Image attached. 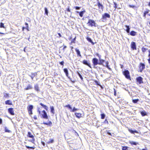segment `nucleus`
Masks as SVG:
<instances>
[{
	"mask_svg": "<svg viewBox=\"0 0 150 150\" xmlns=\"http://www.w3.org/2000/svg\"><path fill=\"white\" fill-rule=\"evenodd\" d=\"M26 147L28 149H35V147H30L27 146H26Z\"/></svg>",
	"mask_w": 150,
	"mask_h": 150,
	"instance_id": "ea45409f",
	"label": "nucleus"
},
{
	"mask_svg": "<svg viewBox=\"0 0 150 150\" xmlns=\"http://www.w3.org/2000/svg\"><path fill=\"white\" fill-rule=\"evenodd\" d=\"M92 61L94 68H96V66L97 64H99V62H98V59L96 58H94L92 59Z\"/></svg>",
	"mask_w": 150,
	"mask_h": 150,
	"instance_id": "f03ea898",
	"label": "nucleus"
},
{
	"mask_svg": "<svg viewBox=\"0 0 150 150\" xmlns=\"http://www.w3.org/2000/svg\"><path fill=\"white\" fill-rule=\"evenodd\" d=\"M131 48L133 50H136V45L135 42H132L131 45Z\"/></svg>",
	"mask_w": 150,
	"mask_h": 150,
	"instance_id": "6e6552de",
	"label": "nucleus"
},
{
	"mask_svg": "<svg viewBox=\"0 0 150 150\" xmlns=\"http://www.w3.org/2000/svg\"><path fill=\"white\" fill-rule=\"evenodd\" d=\"M85 12V11H81L80 12H79V11H77V13H79V15L81 17H82L83 16V13H84Z\"/></svg>",
	"mask_w": 150,
	"mask_h": 150,
	"instance_id": "5701e85b",
	"label": "nucleus"
},
{
	"mask_svg": "<svg viewBox=\"0 0 150 150\" xmlns=\"http://www.w3.org/2000/svg\"><path fill=\"white\" fill-rule=\"evenodd\" d=\"M110 15L107 13H105L102 16V19L106 20V18H110Z\"/></svg>",
	"mask_w": 150,
	"mask_h": 150,
	"instance_id": "0eeeda50",
	"label": "nucleus"
},
{
	"mask_svg": "<svg viewBox=\"0 0 150 150\" xmlns=\"http://www.w3.org/2000/svg\"><path fill=\"white\" fill-rule=\"evenodd\" d=\"M95 21L91 19H89L88 20V22L87 23V24L89 26H91V27L95 26L96 27L95 25Z\"/></svg>",
	"mask_w": 150,
	"mask_h": 150,
	"instance_id": "f257e3e1",
	"label": "nucleus"
},
{
	"mask_svg": "<svg viewBox=\"0 0 150 150\" xmlns=\"http://www.w3.org/2000/svg\"><path fill=\"white\" fill-rule=\"evenodd\" d=\"M125 27L126 28V31L127 33H129L130 32V28H129V26L127 25H125Z\"/></svg>",
	"mask_w": 150,
	"mask_h": 150,
	"instance_id": "6ab92c4d",
	"label": "nucleus"
},
{
	"mask_svg": "<svg viewBox=\"0 0 150 150\" xmlns=\"http://www.w3.org/2000/svg\"><path fill=\"white\" fill-rule=\"evenodd\" d=\"M129 131L131 133H132V134H134V133H138V132L136 130H134V131H133L131 129H129Z\"/></svg>",
	"mask_w": 150,
	"mask_h": 150,
	"instance_id": "b1692460",
	"label": "nucleus"
},
{
	"mask_svg": "<svg viewBox=\"0 0 150 150\" xmlns=\"http://www.w3.org/2000/svg\"><path fill=\"white\" fill-rule=\"evenodd\" d=\"M105 64H106V65H108V61L106 62H105Z\"/></svg>",
	"mask_w": 150,
	"mask_h": 150,
	"instance_id": "774afa93",
	"label": "nucleus"
},
{
	"mask_svg": "<svg viewBox=\"0 0 150 150\" xmlns=\"http://www.w3.org/2000/svg\"><path fill=\"white\" fill-rule=\"evenodd\" d=\"M99 65H103V63L105 62V60L102 59H99Z\"/></svg>",
	"mask_w": 150,
	"mask_h": 150,
	"instance_id": "4be33fe9",
	"label": "nucleus"
},
{
	"mask_svg": "<svg viewBox=\"0 0 150 150\" xmlns=\"http://www.w3.org/2000/svg\"><path fill=\"white\" fill-rule=\"evenodd\" d=\"M123 74L127 79H130V77L129 75V72L128 70H126L123 71Z\"/></svg>",
	"mask_w": 150,
	"mask_h": 150,
	"instance_id": "7ed1b4c3",
	"label": "nucleus"
},
{
	"mask_svg": "<svg viewBox=\"0 0 150 150\" xmlns=\"http://www.w3.org/2000/svg\"><path fill=\"white\" fill-rule=\"evenodd\" d=\"M2 119L0 118V124H1L2 123Z\"/></svg>",
	"mask_w": 150,
	"mask_h": 150,
	"instance_id": "680f3d73",
	"label": "nucleus"
},
{
	"mask_svg": "<svg viewBox=\"0 0 150 150\" xmlns=\"http://www.w3.org/2000/svg\"><path fill=\"white\" fill-rule=\"evenodd\" d=\"M45 14L47 15L48 13V11L47 8H45Z\"/></svg>",
	"mask_w": 150,
	"mask_h": 150,
	"instance_id": "c9c22d12",
	"label": "nucleus"
},
{
	"mask_svg": "<svg viewBox=\"0 0 150 150\" xmlns=\"http://www.w3.org/2000/svg\"><path fill=\"white\" fill-rule=\"evenodd\" d=\"M34 89L35 90L37 91H40V89L38 84H36L35 85Z\"/></svg>",
	"mask_w": 150,
	"mask_h": 150,
	"instance_id": "ddd939ff",
	"label": "nucleus"
},
{
	"mask_svg": "<svg viewBox=\"0 0 150 150\" xmlns=\"http://www.w3.org/2000/svg\"><path fill=\"white\" fill-rule=\"evenodd\" d=\"M64 62L63 61H62L60 63V64L61 65H64Z\"/></svg>",
	"mask_w": 150,
	"mask_h": 150,
	"instance_id": "5fc2aeb1",
	"label": "nucleus"
},
{
	"mask_svg": "<svg viewBox=\"0 0 150 150\" xmlns=\"http://www.w3.org/2000/svg\"><path fill=\"white\" fill-rule=\"evenodd\" d=\"M141 114L142 116H144L147 115L145 111H142L141 112Z\"/></svg>",
	"mask_w": 150,
	"mask_h": 150,
	"instance_id": "cd10ccee",
	"label": "nucleus"
},
{
	"mask_svg": "<svg viewBox=\"0 0 150 150\" xmlns=\"http://www.w3.org/2000/svg\"><path fill=\"white\" fill-rule=\"evenodd\" d=\"M145 68V65L144 63H140L139 67V71L142 72L143 70Z\"/></svg>",
	"mask_w": 150,
	"mask_h": 150,
	"instance_id": "20e7f679",
	"label": "nucleus"
},
{
	"mask_svg": "<svg viewBox=\"0 0 150 150\" xmlns=\"http://www.w3.org/2000/svg\"><path fill=\"white\" fill-rule=\"evenodd\" d=\"M104 123H107V124H108V122L107 120L106 119H105V121L104 122Z\"/></svg>",
	"mask_w": 150,
	"mask_h": 150,
	"instance_id": "6e6d98bb",
	"label": "nucleus"
},
{
	"mask_svg": "<svg viewBox=\"0 0 150 150\" xmlns=\"http://www.w3.org/2000/svg\"><path fill=\"white\" fill-rule=\"evenodd\" d=\"M75 8L76 10H79L80 9V7L79 6H76Z\"/></svg>",
	"mask_w": 150,
	"mask_h": 150,
	"instance_id": "603ef678",
	"label": "nucleus"
},
{
	"mask_svg": "<svg viewBox=\"0 0 150 150\" xmlns=\"http://www.w3.org/2000/svg\"><path fill=\"white\" fill-rule=\"evenodd\" d=\"M43 124L50 126H51L52 124V122L50 121L48 123H46L44 122H43Z\"/></svg>",
	"mask_w": 150,
	"mask_h": 150,
	"instance_id": "a878e982",
	"label": "nucleus"
},
{
	"mask_svg": "<svg viewBox=\"0 0 150 150\" xmlns=\"http://www.w3.org/2000/svg\"><path fill=\"white\" fill-rule=\"evenodd\" d=\"M82 63L83 64L88 66L90 68H91L90 63L88 62L87 60H83Z\"/></svg>",
	"mask_w": 150,
	"mask_h": 150,
	"instance_id": "9d476101",
	"label": "nucleus"
},
{
	"mask_svg": "<svg viewBox=\"0 0 150 150\" xmlns=\"http://www.w3.org/2000/svg\"><path fill=\"white\" fill-rule=\"evenodd\" d=\"M28 137L32 138L33 141H34V137L33 135L31 134V133L30 132H28Z\"/></svg>",
	"mask_w": 150,
	"mask_h": 150,
	"instance_id": "a211bd4d",
	"label": "nucleus"
},
{
	"mask_svg": "<svg viewBox=\"0 0 150 150\" xmlns=\"http://www.w3.org/2000/svg\"><path fill=\"white\" fill-rule=\"evenodd\" d=\"M75 51L76 52L77 54L79 55V56L81 57V56L80 54V52L79 51V50L76 48L75 49Z\"/></svg>",
	"mask_w": 150,
	"mask_h": 150,
	"instance_id": "aec40b11",
	"label": "nucleus"
},
{
	"mask_svg": "<svg viewBox=\"0 0 150 150\" xmlns=\"http://www.w3.org/2000/svg\"><path fill=\"white\" fill-rule=\"evenodd\" d=\"M29 115H32L33 114L32 111H28Z\"/></svg>",
	"mask_w": 150,
	"mask_h": 150,
	"instance_id": "4d7b16f0",
	"label": "nucleus"
},
{
	"mask_svg": "<svg viewBox=\"0 0 150 150\" xmlns=\"http://www.w3.org/2000/svg\"><path fill=\"white\" fill-rule=\"evenodd\" d=\"M148 51L149 52V54L148 55V57H150V50H149Z\"/></svg>",
	"mask_w": 150,
	"mask_h": 150,
	"instance_id": "052dcab7",
	"label": "nucleus"
},
{
	"mask_svg": "<svg viewBox=\"0 0 150 150\" xmlns=\"http://www.w3.org/2000/svg\"><path fill=\"white\" fill-rule=\"evenodd\" d=\"M149 63L150 64V57H149V59H148Z\"/></svg>",
	"mask_w": 150,
	"mask_h": 150,
	"instance_id": "338daca9",
	"label": "nucleus"
},
{
	"mask_svg": "<svg viewBox=\"0 0 150 150\" xmlns=\"http://www.w3.org/2000/svg\"><path fill=\"white\" fill-rule=\"evenodd\" d=\"M32 74V75L31 76H30L31 77L32 80H33L34 77L37 75V74L36 73H34L33 74Z\"/></svg>",
	"mask_w": 150,
	"mask_h": 150,
	"instance_id": "c85d7f7f",
	"label": "nucleus"
},
{
	"mask_svg": "<svg viewBox=\"0 0 150 150\" xmlns=\"http://www.w3.org/2000/svg\"><path fill=\"white\" fill-rule=\"evenodd\" d=\"M148 13V11H146L144 13V16L145 17L146 15Z\"/></svg>",
	"mask_w": 150,
	"mask_h": 150,
	"instance_id": "09e8293b",
	"label": "nucleus"
},
{
	"mask_svg": "<svg viewBox=\"0 0 150 150\" xmlns=\"http://www.w3.org/2000/svg\"><path fill=\"white\" fill-rule=\"evenodd\" d=\"M77 74H78V76H79V77L81 79V80H83V78L82 76L81 75L78 71L77 72Z\"/></svg>",
	"mask_w": 150,
	"mask_h": 150,
	"instance_id": "72a5a7b5",
	"label": "nucleus"
},
{
	"mask_svg": "<svg viewBox=\"0 0 150 150\" xmlns=\"http://www.w3.org/2000/svg\"><path fill=\"white\" fill-rule=\"evenodd\" d=\"M107 133L108 134H109V135H111V133L110 132H107Z\"/></svg>",
	"mask_w": 150,
	"mask_h": 150,
	"instance_id": "e2e57ef3",
	"label": "nucleus"
},
{
	"mask_svg": "<svg viewBox=\"0 0 150 150\" xmlns=\"http://www.w3.org/2000/svg\"><path fill=\"white\" fill-rule=\"evenodd\" d=\"M5 103L6 105H12V102L10 100H8L5 101Z\"/></svg>",
	"mask_w": 150,
	"mask_h": 150,
	"instance_id": "f3484780",
	"label": "nucleus"
},
{
	"mask_svg": "<svg viewBox=\"0 0 150 150\" xmlns=\"http://www.w3.org/2000/svg\"><path fill=\"white\" fill-rule=\"evenodd\" d=\"M40 108H38V111L39 113V114H41V112L40 111Z\"/></svg>",
	"mask_w": 150,
	"mask_h": 150,
	"instance_id": "864d4df0",
	"label": "nucleus"
},
{
	"mask_svg": "<svg viewBox=\"0 0 150 150\" xmlns=\"http://www.w3.org/2000/svg\"><path fill=\"white\" fill-rule=\"evenodd\" d=\"M136 34V32L134 31H131L130 33V34L133 36H135Z\"/></svg>",
	"mask_w": 150,
	"mask_h": 150,
	"instance_id": "393cba45",
	"label": "nucleus"
},
{
	"mask_svg": "<svg viewBox=\"0 0 150 150\" xmlns=\"http://www.w3.org/2000/svg\"><path fill=\"white\" fill-rule=\"evenodd\" d=\"M143 78L141 76H139L136 78L137 81L139 84L143 83Z\"/></svg>",
	"mask_w": 150,
	"mask_h": 150,
	"instance_id": "39448f33",
	"label": "nucleus"
},
{
	"mask_svg": "<svg viewBox=\"0 0 150 150\" xmlns=\"http://www.w3.org/2000/svg\"><path fill=\"white\" fill-rule=\"evenodd\" d=\"M114 95L115 96L116 95V91L115 90V88H114Z\"/></svg>",
	"mask_w": 150,
	"mask_h": 150,
	"instance_id": "13d9d810",
	"label": "nucleus"
},
{
	"mask_svg": "<svg viewBox=\"0 0 150 150\" xmlns=\"http://www.w3.org/2000/svg\"><path fill=\"white\" fill-rule=\"evenodd\" d=\"M5 130L6 132H7L8 133H10L11 132V131L10 130L8 129L7 127H5Z\"/></svg>",
	"mask_w": 150,
	"mask_h": 150,
	"instance_id": "2f4dec72",
	"label": "nucleus"
},
{
	"mask_svg": "<svg viewBox=\"0 0 150 150\" xmlns=\"http://www.w3.org/2000/svg\"><path fill=\"white\" fill-rule=\"evenodd\" d=\"M42 117L44 119H48V116L45 110H43L42 112V113L41 114Z\"/></svg>",
	"mask_w": 150,
	"mask_h": 150,
	"instance_id": "423d86ee",
	"label": "nucleus"
},
{
	"mask_svg": "<svg viewBox=\"0 0 150 150\" xmlns=\"http://www.w3.org/2000/svg\"><path fill=\"white\" fill-rule=\"evenodd\" d=\"M64 71L65 73L66 76L69 78L68 75V69L67 68H65L64 69Z\"/></svg>",
	"mask_w": 150,
	"mask_h": 150,
	"instance_id": "4468645a",
	"label": "nucleus"
},
{
	"mask_svg": "<svg viewBox=\"0 0 150 150\" xmlns=\"http://www.w3.org/2000/svg\"><path fill=\"white\" fill-rule=\"evenodd\" d=\"M129 148V147L127 146H122V150H128V149Z\"/></svg>",
	"mask_w": 150,
	"mask_h": 150,
	"instance_id": "f704fd0d",
	"label": "nucleus"
},
{
	"mask_svg": "<svg viewBox=\"0 0 150 150\" xmlns=\"http://www.w3.org/2000/svg\"><path fill=\"white\" fill-rule=\"evenodd\" d=\"M101 55H99L98 57H99V59H101Z\"/></svg>",
	"mask_w": 150,
	"mask_h": 150,
	"instance_id": "69168bd1",
	"label": "nucleus"
},
{
	"mask_svg": "<svg viewBox=\"0 0 150 150\" xmlns=\"http://www.w3.org/2000/svg\"><path fill=\"white\" fill-rule=\"evenodd\" d=\"M26 147L28 149H35V147H30L27 146H26Z\"/></svg>",
	"mask_w": 150,
	"mask_h": 150,
	"instance_id": "a19ab883",
	"label": "nucleus"
},
{
	"mask_svg": "<svg viewBox=\"0 0 150 150\" xmlns=\"http://www.w3.org/2000/svg\"><path fill=\"white\" fill-rule=\"evenodd\" d=\"M106 67L110 70H111V69L109 67L108 65L106 66Z\"/></svg>",
	"mask_w": 150,
	"mask_h": 150,
	"instance_id": "de8ad7c7",
	"label": "nucleus"
},
{
	"mask_svg": "<svg viewBox=\"0 0 150 150\" xmlns=\"http://www.w3.org/2000/svg\"><path fill=\"white\" fill-rule=\"evenodd\" d=\"M8 112L11 115H14V113L12 108H10L8 109Z\"/></svg>",
	"mask_w": 150,
	"mask_h": 150,
	"instance_id": "1a4fd4ad",
	"label": "nucleus"
},
{
	"mask_svg": "<svg viewBox=\"0 0 150 150\" xmlns=\"http://www.w3.org/2000/svg\"><path fill=\"white\" fill-rule=\"evenodd\" d=\"M75 115L76 116V117L78 118H80L82 117V114L80 113L76 112L75 113Z\"/></svg>",
	"mask_w": 150,
	"mask_h": 150,
	"instance_id": "9b49d317",
	"label": "nucleus"
},
{
	"mask_svg": "<svg viewBox=\"0 0 150 150\" xmlns=\"http://www.w3.org/2000/svg\"><path fill=\"white\" fill-rule=\"evenodd\" d=\"M98 1L97 3V4L99 8L103 10V5L101 4H100V2L98 1Z\"/></svg>",
	"mask_w": 150,
	"mask_h": 150,
	"instance_id": "f8f14e48",
	"label": "nucleus"
},
{
	"mask_svg": "<svg viewBox=\"0 0 150 150\" xmlns=\"http://www.w3.org/2000/svg\"><path fill=\"white\" fill-rule=\"evenodd\" d=\"M78 110V109L77 108H76L75 107H74L73 109H72V110H70L71 112H75L77 110Z\"/></svg>",
	"mask_w": 150,
	"mask_h": 150,
	"instance_id": "7c9ffc66",
	"label": "nucleus"
},
{
	"mask_svg": "<svg viewBox=\"0 0 150 150\" xmlns=\"http://www.w3.org/2000/svg\"><path fill=\"white\" fill-rule=\"evenodd\" d=\"M40 105L42 106L46 110H47L48 109V107L45 105H44L42 103H40Z\"/></svg>",
	"mask_w": 150,
	"mask_h": 150,
	"instance_id": "412c9836",
	"label": "nucleus"
},
{
	"mask_svg": "<svg viewBox=\"0 0 150 150\" xmlns=\"http://www.w3.org/2000/svg\"><path fill=\"white\" fill-rule=\"evenodd\" d=\"M25 25H26V27L25 28H26L28 30H29L28 29V24L27 23H25Z\"/></svg>",
	"mask_w": 150,
	"mask_h": 150,
	"instance_id": "c03bdc74",
	"label": "nucleus"
},
{
	"mask_svg": "<svg viewBox=\"0 0 150 150\" xmlns=\"http://www.w3.org/2000/svg\"><path fill=\"white\" fill-rule=\"evenodd\" d=\"M139 100V99H133L132 100V102L134 103H137V102Z\"/></svg>",
	"mask_w": 150,
	"mask_h": 150,
	"instance_id": "473e14b6",
	"label": "nucleus"
},
{
	"mask_svg": "<svg viewBox=\"0 0 150 150\" xmlns=\"http://www.w3.org/2000/svg\"><path fill=\"white\" fill-rule=\"evenodd\" d=\"M33 108V105H30L29 106L27 107V109L28 111H32V110Z\"/></svg>",
	"mask_w": 150,
	"mask_h": 150,
	"instance_id": "dca6fc26",
	"label": "nucleus"
},
{
	"mask_svg": "<svg viewBox=\"0 0 150 150\" xmlns=\"http://www.w3.org/2000/svg\"><path fill=\"white\" fill-rule=\"evenodd\" d=\"M4 97L6 98H7L9 97L8 94V93H4Z\"/></svg>",
	"mask_w": 150,
	"mask_h": 150,
	"instance_id": "79ce46f5",
	"label": "nucleus"
},
{
	"mask_svg": "<svg viewBox=\"0 0 150 150\" xmlns=\"http://www.w3.org/2000/svg\"><path fill=\"white\" fill-rule=\"evenodd\" d=\"M0 28H5V27H4V23H0Z\"/></svg>",
	"mask_w": 150,
	"mask_h": 150,
	"instance_id": "37998d69",
	"label": "nucleus"
},
{
	"mask_svg": "<svg viewBox=\"0 0 150 150\" xmlns=\"http://www.w3.org/2000/svg\"><path fill=\"white\" fill-rule=\"evenodd\" d=\"M129 7L131 8H134L135 7V6L134 5H129Z\"/></svg>",
	"mask_w": 150,
	"mask_h": 150,
	"instance_id": "8fccbe9b",
	"label": "nucleus"
},
{
	"mask_svg": "<svg viewBox=\"0 0 150 150\" xmlns=\"http://www.w3.org/2000/svg\"><path fill=\"white\" fill-rule=\"evenodd\" d=\"M87 40L90 42H92V40L91 39L89 38H87Z\"/></svg>",
	"mask_w": 150,
	"mask_h": 150,
	"instance_id": "49530a36",
	"label": "nucleus"
},
{
	"mask_svg": "<svg viewBox=\"0 0 150 150\" xmlns=\"http://www.w3.org/2000/svg\"><path fill=\"white\" fill-rule=\"evenodd\" d=\"M129 143L132 145H136L138 144V142H136L132 141H130Z\"/></svg>",
	"mask_w": 150,
	"mask_h": 150,
	"instance_id": "bb28decb",
	"label": "nucleus"
},
{
	"mask_svg": "<svg viewBox=\"0 0 150 150\" xmlns=\"http://www.w3.org/2000/svg\"><path fill=\"white\" fill-rule=\"evenodd\" d=\"M58 35H59V37H61L62 36V35H61V34L60 33H58Z\"/></svg>",
	"mask_w": 150,
	"mask_h": 150,
	"instance_id": "0e129e2a",
	"label": "nucleus"
},
{
	"mask_svg": "<svg viewBox=\"0 0 150 150\" xmlns=\"http://www.w3.org/2000/svg\"><path fill=\"white\" fill-rule=\"evenodd\" d=\"M54 140L53 139H50V141L49 142V143H52L53 142Z\"/></svg>",
	"mask_w": 150,
	"mask_h": 150,
	"instance_id": "a18cd8bd",
	"label": "nucleus"
},
{
	"mask_svg": "<svg viewBox=\"0 0 150 150\" xmlns=\"http://www.w3.org/2000/svg\"><path fill=\"white\" fill-rule=\"evenodd\" d=\"M66 107L68 108L71 110L72 109V108L71 106L70 105L68 104L67 105H66L65 106Z\"/></svg>",
	"mask_w": 150,
	"mask_h": 150,
	"instance_id": "e433bc0d",
	"label": "nucleus"
},
{
	"mask_svg": "<svg viewBox=\"0 0 150 150\" xmlns=\"http://www.w3.org/2000/svg\"><path fill=\"white\" fill-rule=\"evenodd\" d=\"M114 3L115 5V6H114V7L115 8V9L117 8V4L115 2H114Z\"/></svg>",
	"mask_w": 150,
	"mask_h": 150,
	"instance_id": "3c124183",
	"label": "nucleus"
},
{
	"mask_svg": "<svg viewBox=\"0 0 150 150\" xmlns=\"http://www.w3.org/2000/svg\"><path fill=\"white\" fill-rule=\"evenodd\" d=\"M33 118L35 120L37 119V117L36 115H35L34 116Z\"/></svg>",
	"mask_w": 150,
	"mask_h": 150,
	"instance_id": "bf43d9fd",
	"label": "nucleus"
},
{
	"mask_svg": "<svg viewBox=\"0 0 150 150\" xmlns=\"http://www.w3.org/2000/svg\"><path fill=\"white\" fill-rule=\"evenodd\" d=\"M51 112L53 114L54 113V109L53 107H50Z\"/></svg>",
	"mask_w": 150,
	"mask_h": 150,
	"instance_id": "c756f323",
	"label": "nucleus"
},
{
	"mask_svg": "<svg viewBox=\"0 0 150 150\" xmlns=\"http://www.w3.org/2000/svg\"><path fill=\"white\" fill-rule=\"evenodd\" d=\"M33 89V87L30 84H28L24 89L26 90Z\"/></svg>",
	"mask_w": 150,
	"mask_h": 150,
	"instance_id": "2eb2a0df",
	"label": "nucleus"
},
{
	"mask_svg": "<svg viewBox=\"0 0 150 150\" xmlns=\"http://www.w3.org/2000/svg\"><path fill=\"white\" fill-rule=\"evenodd\" d=\"M147 49L143 47L142 48V51L143 52H144Z\"/></svg>",
	"mask_w": 150,
	"mask_h": 150,
	"instance_id": "58836bf2",
	"label": "nucleus"
},
{
	"mask_svg": "<svg viewBox=\"0 0 150 150\" xmlns=\"http://www.w3.org/2000/svg\"><path fill=\"white\" fill-rule=\"evenodd\" d=\"M101 118L102 119H104L105 117V115L104 114H102L101 115Z\"/></svg>",
	"mask_w": 150,
	"mask_h": 150,
	"instance_id": "4c0bfd02",
	"label": "nucleus"
}]
</instances>
